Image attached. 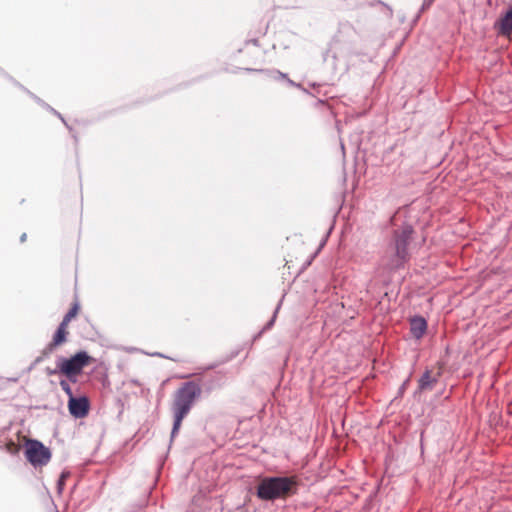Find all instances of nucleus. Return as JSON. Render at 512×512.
Here are the masks:
<instances>
[{
	"mask_svg": "<svg viewBox=\"0 0 512 512\" xmlns=\"http://www.w3.org/2000/svg\"><path fill=\"white\" fill-rule=\"evenodd\" d=\"M93 361L94 359L87 352L79 351L70 358L60 359L57 367L59 372L65 375L71 382H76L77 376Z\"/></svg>",
	"mask_w": 512,
	"mask_h": 512,
	"instance_id": "4",
	"label": "nucleus"
},
{
	"mask_svg": "<svg viewBox=\"0 0 512 512\" xmlns=\"http://www.w3.org/2000/svg\"><path fill=\"white\" fill-rule=\"evenodd\" d=\"M413 230L406 226L394 233L393 243L385 250L380 265L386 270H396L404 266L409 258L408 245L412 238Z\"/></svg>",
	"mask_w": 512,
	"mask_h": 512,
	"instance_id": "2",
	"label": "nucleus"
},
{
	"mask_svg": "<svg viewBox=\"0 0 512 512\" xmlns=\"http://www.w3.org/2000/svg\"><path fill=\"white\" fill-rule=\"evenodd\" d=\"M65 478H66V474L62 473L60 476V479L58 481V486H59L60 490L62 489V486L64 485Z\"/></svg>",
	"mask_w": 512,
	"mask_h": 512,
	"instance_id": "13",
	"label": "nucleus"
},
{
	"mask_svg": "<svg viewBox=\"0 0 512 512\" xmlns=\"http://www.w3.org/2000/svg\"><path fill=\"white\" fill-rule=\"evenodd\" d=\"M498 33L509 37L512 34V5L495 23Z\"/></svg>",
	"mask_w": 512,
	"mask_h": 512,
	"instance_id": "7",
	"label": "nucleus"
},
{
	"mask_svg": "<svg viewBox=\"0 0 512 512\" xmlns=\"http://www.w3.org/2000/svg\"><path fill=\"white\" fill-rule=\"evenodd\" d=\"M25 456L35 468L47 465L51 459V451L38 440L25 438Z\"/></svg>",
	"mask_w": 512,
	"mask_h": 512,
	"instance_id": "5",
	"label": "nucleus"
},
{
	"mask_svg": "<svg viewBox=\"0 0 512 512\" xmlns=\"http://www.w3.org/2000/svg\"><path fill=\"white\" fill-rule=\"evenodd\" d=\"M60 386H61L62 390L66 393V395L69 397V399H71V396H74L72 389L66 380H61Z\"/></svg>",
	"mask_w": 512,
	"mask_h": 512,
	"instance_id": "12",
	"label": "nucleus"
},
{
	"mask_svg": "<svg viewBox=\"0 0 512 512\" xmlns=\"http://www.w3.org/2000/svg\"><path fill=\"white\" fill-rule=\"evenodd\" d=\"M68 325L65 323H60L57 331L55 332L52 341L48 345V349L50 351L54 350L56 347L62 345L67 341L68 336Z\"/></svg>",
	"mask_w": 512,
	"mask_h": 512,
	"instance_id": "8",
	"label": "nucleus"
},
{
	"mask_svg": "<svg viewBox=\"0 0 512 512\" xmlns=\"http://www.w3.org/2000/svg\"><path fill=\"white\" fill-rule=\"evenodd\" d=\"M79 311H80V305L76 301V302L73 303V305L70 308V310L64 316V318L62 320V323H65V324L69 325L70 321L78 315Z\"/></svg>",
	"mask_w": 512,
	"mask_h": 512,
	"instance_id": "11",
	"label": "nucleus"
},
{
	"mask_svg": "<svg viewBox=\"0 0 512 512\" xmlns=\"http://www.w3.org/2000/svg\"><path fill=\"white\" fill-rule=\"evenodd\" d=\"M438 376L439 374L433 375L429 370L425 371L418 381V390L421 392L432 390L438 381Z\"/></svg>",
	"mask_w": 512,
	"mask_h": 512,
	"instance_id": "9",
	"label": "nucleus"
},
{
	"mask_svg": "<svg viewBox=\"0 0 512 512\" xmlns=\"http://www.w3.org/2000/svg\"><path fill=\"white\" fill-rule=\"evenodd\" d=\"M201 386L195 381L183 383L174 393L171 410L174 417L172 437L179 431L183 419L190 412L195 400L200 397Z\"/></svg>",
	"mask_w": 512,
	"mask_h": 512,
	"instance_id": "1",
	"label": "nucleus"
},
{
	"mask_svg": "<svg viewBox=\"0 0 512 512\" xmlns=\"http://www.w3.org/2000/svg\"><path fill=\"white\" fill-rule=\"evenodd\" d=\"M297 492V479L290 477H265L257 486V497L270 501L285 499Z\"/></svg>",
	"mask_w": 512,
	"mask_h": 512,
	"instance_id": "3",
	"label": "nucleus"
},
{
	"mask_svg": "<svg viewBox=\"0 0 512 512\" xmlns=\"http://www.w3.org/2000/svg\"><path fill=\"white\" fill-rule=\"evenodd\" d=\"M26 238H27L26 233H23V234L21 235V237H20L21 242L26 241Z\"/></svg>",
	"mask_w": 512,
	"mask_h": 512,
	"instance_id": "14",
	"label": "nucleus"
},
{
	"mask_svg": "<svg viewBox=\"0 0 512 512\" xmlns=\"http://www.w3.org/2000/svg\"><path fill=\"white\" fill-rule=\"evenodd\" d=\"M68 409L75 418H84L88 415L90 409L89 399L85 396L74 397L68 400Z\"/></svg>",
	"mask_w": 512,
	"mask_h": 512,
	"instance_id": "6",
	"label": "nucleus"
},
{
	"mask_svg": "<svg viewBox=\"0 0 512 512\" xmlns=\"http://www.w3.org/2000/svg\"><path fill=\"white\" fill-rule=\"evenodd\" d=\"M427 323L423 317H414L410 321L411 334L416 338L420 339L426 332Z\"/></svg>",
	"mask_w": 512,
	"mask_h": 512,
	"instance_id": "10",
	"label": "nucleus"
},
{
	"mask_svg": "<svg viewBox=\"0 0 512 512\" xmlns=\"http://www.w3.org/2000/svg\"><path fill=\"white\" fill-rule=\"evenodd\" d=\"M333 41H334V42H336V43H337V42H339L338 37H337V36H334Z\"/></svg>",
	"mask_w": 512,
	"mask_h": 512,
	"instance_id": "15",
	"label": "nucleus"
}]
</instances>
